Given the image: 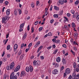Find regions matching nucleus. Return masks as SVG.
I'll use <instances>...</instances> for the list:
<instances>
[{
    "label": "nucleus",
    "mask_w": 79,
    "mask_h": 79,
    "mask_svg": "<svg viewBox=\"0 0 79 79\" xmlns=\"http://www.w3.org/2000/svg\"><path fill=\"white\" fill-rule=\"evenodd\" d=\"M10 77V79H17V78H18V77H17V76L16 75L14 76V72H13L11 73Z\"/></svg>",
    "instance_id": "1"
},
{
    "label": "nucleus",
    "mask_w": 79,
    "mask_h": 79,
    "mask_svg": "<svg viewBox=\"0 0 79 79\" xmlns=\"http://www.w3.org/2000/svg\"><path fill=\"white\" fill-rule=\"evenodd\" d=\"M67 0H59V3L61 5H63L64 4V3H67Z\"/></svg>",
    "instance_id": "2"
},
{
    "label": "nucleus",
    "mask_w": 79,
    "mask_h": 79,
    "mask_svg": "<svg viewBox=\"0 0 79 79\" xmlns=\"http://www.w3.org/2000/svg\"><path fill=\"white\" fill-rule=\"evenodd\" d=\"M52 73L53 74H58V70L57 69H54L52 71Z\"/></svg>",
    "instance_id": "3"
},
{
    "label": "nucleus",
    "mask_w": 79,
    "mask_h": 79,
    "mask_svg": "<svg viewBox=\"0 0 79 79\" xmlns=\"http://www.w3.org/2000/svg\"><path fill=\"white\" fill-rule=\"evenodd\" d=\"M71 72V70L69 68H67L65 70V73L66 74H69Z\"/></svg>",
    "instance_id": "4"
},
{
    "label": "nucleus",
    "mask_w": 79,
    "mask_h": 79,
    "mask_svg": "<svg viewBox=\"0 0 79 79\" xmlns=\"http://www.w3.org/2000/svg\"><path fill=\"white\" fill-rule=\"evenodd\" d=\"M21 67L20 65H18L15 69L14 70V72H17V71H19Z\"/></svg>",
    "instance_id": "5"
},
{
    "label": "nucleus",
    "mask_w": 79,
    "mask_h": 79,
    "mask_svg": "<svg viewBox=\"0 0 79 79\" xmlns=\"http://www.w3.org/2000/svg\"><path fill=\"white\" fill-rule=\"evenodd\" d=\"M25 75H26V74H25V72L24 71H22L20 74V77H22L23 76H25Z\"/></svg>",
    "instance_id": "6"
},
{
    "label": "nucleus",
    "mask_w": 79,
    "mask_h": 79,
    "mask_svg": "<svg viewBox=\"0 0 79 79\" xmlns=\"http://www.w3.org/2000/svg\"><path fill=\"white\" fill-rule=\"evenodd\" d=\"M14 52H16V50H17V49L18 48V45L17 44H15L14 45Z\"/></svg>",
    "instance_id": "7"
},
{
    "label": "nucleus",
    "mask_w": 79,
    "mask_h": 79,
    "mask_svg": "<svg viewBox=\"0 0 79 79\" xmlns=\"http://www.w3.org/2000/svg\"><path fill=\"white\" fill-rule=\"evenodd\" d=\"M74 37L75 39H77V33L75 32L74 33Z\"/></svg>",
    "instance_id": "8"
},
{
    "label": "nucleus",
    "mask_w": 79,
    "mask_h": 79,
    "mask_svg": "<svg viewBox=\"0 0 79 79\" xmlns=\"http://www.w3.org/2000/svg\"><path fill=\"white\" fill-rule=\"evenodd\" d=\"M61 60V59L60 57H58L57 58H56V61L58 63H59Z\"/></svg>",
    "instance_id": "9"
},
{
    "label": "nucleus",
    "mask_w": 79,
    "mask_h": 79,
    "mask_svg": "<svg viewBox=\"0 0 79 79\" xmlns=\"http://www.w3.org/2000/svg\"><path fill=\"white\" fill-rule=\"evenodd\" d=\"M26 70L27 72H29L30 71V68L28 66H27L26 68Z\"/></svg>",
    "instance_id": "10"
},
{
    "label": "nucleus",
    "mask_w": 79,
    "mask_h": 79,
    "mask_svg": "<svg viewBox=\"0 0 79 79\" xmlns=\"http://www.w3.org/2000/svg\"><path fill=\"white\" fill-rule=\"evenodd\" d=\"M76 79V77H72L71 75H70L68 78V79Z\"/></svg>",
    "instance_id": "11"
},
{
    "label": "nucleus",
    "mask_w": 79,
    "mask_h": 79,
    "mask_svg": "<svg viewBox=\"0 0 79 79\" xmlns=\"http://www.w3.org/2000/svg\"><path fill=\"white\" fill-rule=\"evenodd\" d=\"M27 35V34L26 33V32H25L24 36H23L22 39L24 40L26 38V36Z\"/></svg>",
    "instance_id": "12"
},
{
    "label": "nucleus",
    "mask_w": 79,
    "mask_h": 79,
    "mask_svg": "<svg viewBox=\"0 0 79 79\" xmlns=\"http://www.w3.org/2000/svg\"><path fill=\"white\" fill-rule=\"evenodd\" d=\"M2 23H5V21H6V19H5V17H2Z\"/></svg>",
    "instance_id": "13"
},
{
    "label": "nucleus",
    "mask_w": 79,
    "mask_h": 79,
    "mask_svg": "<svg viewBox=\"0 0 79 79\" xmlns=\"http://www.w3.org/2000/svg\"><path fill=\"white\" fill-rule=\"evenodd\" d=\"M10 10H7L6 12V14L7 15H10Z\"/></svg>",
    "instance_id": "14"
},
{
    "label": "nucleus",
    "mask_w": 79,
    "mask_h": 79,
    "mask_svg": "<svg viewBox=\"0 0 79 79\" xmlns=\"http://www.w3.org/2000/svg\"><path fill=\"white\" fill-rule=\"evenodd\" d=\"M54 8L55 10H57V11H58V10H59V7L56 6H54Z\"/></svg>",
    "instance_id": "15"
},
{
    "label": "nucleus",
    "mask_w": 79,
    "mask_h": 79,
    "mask_svg": "<svg viewBox=\"0 0 79 79\" xmlns=\"http://www.w3.org/2000/svg\"><path fill=\"white\" fill-rule=\"evenodd\" d=\"M14 14L15 16H16L18 15V11L16 10H15L14 11Z\"/></svg>",
    "instance_id": "16"
},
{
    "label": "nucleus",
    "mask_w": 79,
    "mask_h": 79,
    "mask_svg": "<svg viewBox=\"0 0 79 79\" xmlns=\"http://www.w3.org/2000/svg\"><path fill=\"white\" fill-rule=\"evenodd\" d=\"M30 72H32V71H33V68H32V67L31 65L30 66Z\"/></svg>",
    "instance_id": "17"
},
{
    "label": "nucleus",
    "mask_w": 79,
    "mask_h": 79,
    "mask_svg": "<svg viewBox=\"0 0 79 79\" xmlns=\"http://www.w3.org/2000/svg\"><path fill=\"white\" fill-rule=\"evenodd\" d=\"M24 23H22V24H21L20 26V27H21L22 28H23V27H24Z\"/></svg>",
    "instance_id": "18"
},
{
    "label": "nucleus",
    "mask_w": 79,
    "mask_h": 79,
    "mask_svg": "<svg viewBox=\"0 0 79 79\" xmlns=\"http://www.w3.org/2000/svg\"><path fill=\"white\" fill-rule=\"evenodd\" d=\"M24 23H22V24H21L20 26V27H21L22 28H23V27H24Z\"/></svg>",
    "instance_id": "19"
},
{
    "label": "nucleus",
    "mask_w": 79,
    "mask_h": 79,
    "mask_svg": "<svg viewBox=\"0 0 79 79\" xmlns=\"http://www.w3.org/2000/svg\"><path fill=\"white\" fill-rule=\"evenodd\" d=\"M53 16L54 18H57L58 17V14H54L53 15Z\"/></svg>",
    "instance_id": "20"
},
{
    "label": "nucleus",
    "mask_w": 79,
    "mask_h": 79,
    "mask_svg": "<svg viewBox=\"0 0 79 79\" xmlns=\"http://www.w3.org/2000/svg\"><path fill=\"white\" fill-rule=\"evenodd\" d=\"M35 6V4L33 2H32L31 3V6L32 8H34V6Z\"/></svg>",
    "instance_id": "21"
},
{
    "label": "nucleus",
    "mask_w": 79,
    "mask_h": 79,
    "mask_svg": "<svg viewBox=\"0 0 79 79\" xmlns=\"http://www.w3.org/2000/svg\"><path fill=\"white\" fill-rule=\"evenodd\" d=\"M63 63L64 64H66V60H65V59H63Z\"/></svg>",
    "instance_id": "22"
},
{
    "label": "nucleus",
    "mask_w": 79,
    "mask_h": 79,
    "mask_svg": "<svg viewBox=\"0 0 79 79\" xmlns=\"http://www.w3.org/2000/svg\"><path fill=\"white\" fill-rule=\"evenodd\" d=\"M33 65L34 66H36V60H34L33 62Z\"/></svg>",
    "instance_id": "23"
},
{
    "label": "nucleus",
    "mask_w": 79,
    "mask_h": 79,
    "mask_svg": "<svg viewBox=\"0 0 79 79\" xmlns=\"http://www.w3.org/2000/svg\"><path fill=\"white\" fill-rule=\"evenodd\" d=\"M73 68H76V63L74 62L73 64Z\"/></svg>",
    "instance_id": "24"
},
{
    "label": "nucleus",
    "mask_w": 79,
    "mask_h": 79,
    "mask_svg": "<svg viewBox=\"0 0 79 79\" xmlns=\"http://www.w3.org/2000/svg\"><path fill=\"white\" fill-rule=\"evenodd\" d=\"M64 28L66 29V30L68 31H69V29H68V27L66 25L65 26Z\"/></svg>",
    "instance_id": "25"
},
{
    "label": "nucleus",
    "mask_w": 79,
    "mask_h": 79,
    "mask_svg": "<svg viewBox=\"0 0 79 79\" xmlns=\"http://www.w3.org/2000/svg\"><path fill=\"white\" fill-rule=\"evenodd\" d=\"M13 65H10V70H12L13 69Z\"/></svg>",
    "instance_id": "26"
},
{
    "label": "nucleus",
    "mask_w": 79,
    "mask_h": 79,
    "mask_svg": "<svg viewBox=\"0 0 79 79\" xmlns=\"http://www.w3.org/2000/svg\"><path fill=\"white\" fill-rule=\"evenodd\" d=\"M72 77H76V73L73 72L72 74Z\"/></svg>",
    "instance_id": "27"
},
{
    "label": "nucleus",
    "mask_w": 79,
    "mask_h": 79,
    "mask_svg": "<svg viewBox=\"0 0 79 79\" xmlns=\"http://www.w3.org/2000/svg\"><path fill=\"white\" fill-rule=\"evenodd\" d=\"M72 77H76V73L73 72L72 74Z\"/></svg>",
    "instance_id": "28"
},
{
    "label": "nucleus",
    "mask_w": 79,
    "mask_h": 79,
    "mask_svg": "<svg viewBox=\"0 0 79 79\" xmlns=\"http://www.w3.org/2000/svg\"><path fill=\"white\" fill-rule=\"evenodd\" d=\"M79 3V1L78 0H77L75 2V5H78Z\"/></svg>",
    "instance_id": "29"
},
{
    "label": "nucleus",
    "mask_w": 79,
    "mask_h": 79,
    "mask_svg": "<svg viewBox=\"0 0 79 79\" xmlns=\"http://www.w3.org/2000/svg\"><path fill=\"white\" fill-rule=\"evenodd\" d=\"M18 11L19 12V15H21V13L22 12V11H21V10H20V9H18Z\"/></svg>",
    "instance_id": "30"
},
{
    "label": "nucleus",
    "mask_w": 79,
    "mask_h": 79,
    "mask_svg": "<svg viewBox=\"0 0 79 79\" xmlns=\"http://www.w3.org/2000/svg\"><path fill=\"white\" fill-rule=\"evenodd\" d=\"M10 45H8L7 47V50H10Z\"/></svg>",
    "instance_id": "31"
},
{
    "label": "nucleus",
    "mask_w": 79,
    "mask_h": 79,
    "mask_svg": "<svg viewBox=\"0 0 79 79\" xmlns=\"http://www.w3.org/2000/svg\"><path fill=\"white\" fill-rule=\"evenodd\" d=\"M71 12L72 14L74 15V13H75V11L74 10H71Z\"/></svg>",
    "instance_id": "32"
},
{
    "label": "nucleus",
    "mask_w": 79,
    "mask_h": 79,
    "mask_svg": "<svg viewBox=\"0 0 79 79\" xmlns=\"http://www.w3.org/2000/svg\"><path fill=\"white\" fill-rule=\"evenodd\" d=\"M40 5V3H39V2L38 1L36 2V6H39Z\"/></svg>",
    "instance_id": "33"
},
{
    "label": "nucleus",
    "mask_w": 79,
    "mask_h": 79,
    "mask_svg": "<svg viewBox=\"0 0 79 79\" xmlns=\"http://www.w3.org/2000/svg\"><path fill=\"white\" fill-rule=\"evenodd\" d=\"M22 53V50H20V51H19V53H18V55H21Z\"/></svg>",
    "instance_id": "34"
},
{
    "label": "nucleus",
    "mask_w": 79,
    "mask_h": 79,
    "mask_svg": "<svg viewBox=\"0 0 79 79\" xmlns=\"http://www.w3.org/2000/svg\"><path fill=\"white\" fill-rule=\"evenodd\" d=\"M32 43H31L29 44L28 47H29L30 48L31 47V46H32Z\"/></svg>",
    "instance_id": "35"
},
{
    "label": "nucleus",
    "mask_w": 79,
    "mask_h": 79,
    "mask_svg": "<svg viewBox=\"0 0 79 79\" xmlns=\"http://www.w3.org/2000/svg\"><path fill=\"white\" fill-rule=\"evenodd\" d=\"M43 29V27H41L39 29V31H42V30Z\"/></svg>",
    "instance_id": "36"
},
{
    "label": "nucleus",
    "mask_w": 79,
    "mask_h": 79,
    "mask_svg": "<svg viewBox=\"0 0 79 79\" xmlns=\"http://www.w3.org/2000/svg\"><path fill=\"white\" fill-rule=\"evenodd\" d=\"M24 43L22 44L21 46V49H23V47L24 46Z\"/></svg>",
    "instance_id": "37"
},
{
    "label": "nucleus",
    "mask_w": 79,
    "mask_h": 79,
    "mask_svg": "<svg viewBox=\"0 0 79 79\" xmlns=\"http://www.w3.org/2000/svg\"><path fill=\"white\" fill-rule=\"evenodd\" d=\"M72 27H76V26L75 25V23H72Z\"/></svg>",
    "instance_id": "38"
},
{
    "label": "nucleus",
    "mask_w": 79,
    "mask_h": 79,
    "mask_svg": "<svg viewBox=\"0 0 79 79\" xmlns=\"http://www.w3.org/2000/svg\"><path fill=\"white\" fill-rule=\"evenodd\" d=\"M30 50V47H29L28 48L26 49L25 50L26 52H27L29 50Z\"/></svg>",
    "instance_id": "39"
},
{
    "label": "nucleus",
    "mask_w": 79,
    "mask_h": 79,
    "mask_svg": "<svg viewBox=\"0 0 79 79\" xmlns=\"http://www.w3.org/2000/svg\"><path fill=\"white\" fill-rule=\"evenodd\" d=\"M76 18L77 21H79V15L77 16Z\"/></svg>",
    "instance_id": "40"
},
{
    "label": "nucleus",
    "mask_w": 79,
    "mask_h": 79,
    "mask_svg": "<svg viewBox=\"0 0 79 79\" xmlns=\"http://www.w3.org/2000/svg\"><path fill=\"white\" fill-rule=\"evenodd\" d=\"M55 42L56 44H59V42H60V40H57L55 41Z\"/></svg>",
    "instance_id": "41"
},
{
    "label": "nucleus",
    "mask_w": 79,
    "mask_h": 79,
    "mask_svg": "<svg viewBox=\"0 0 79 79\" xmlns=\"http://www.w3.org/2000/svg\"><path fill=\"white\" fill-rule=\"evenodd\" d=\"M20 29L19 30V32H21L22 31H23V29H22V27H20Z\"/></svg>",
    "instance_id": "42"
},
{
    "label": "nucleus",
    "mask_w": 79,
    "mask_h": 79,
    "mask_svg": "<svg viewBox=\"0 0 79 79\" xmlns=\"http://www.w3.org/2000/svg\"><path fill=\"white\" fill-rule=\"evenodd\" d=\"M53 21H54V20L53 19H52L50 20V23H51V24H52V23H53Z\"/></svg>",
    "instance_id": "43"
},
{
    "label": "nucleus",
    "mask_w": 79,
    "mask_h": 79,
    "mask_svg": "<svg viewBox=\"0 0 79 79\" xmlns=\"http://www.w3.org/2000/svg\"><path fill=\"white\" fill-rule=\"evenodd\" d=\"M52 35V33L51 32H49L48 34V36H51Z\"/></svg>",
    "instance_id": "44"
},
{
    "label": "nucleus",
    "mask_w": 79,
    "mask_h": 79,
    "mask_svg": "<svg viewBox=\"0 0 79 79\" xmlns=\"http://www.w3.org/2000/svg\"><path fill=\"white\" fill-rule=\"evenodd\" d=\"M9 3V2L8 1H6L5 2V4L6 5H8V4Z\"/></svg>",
    "instance_id": "45"
},
{
    "label": "nucleus",
    "mask_w": 79,
    "mask_h": 79,
    "mask_svg": "<svg viewBox=\"0 0 79 79\" xmlns=\"http://www.w3.org/2000/svg\"><path fill=\"white\" fill-rule=\"evenodd\" d=\"M40 58L41 59V60H44V56H41L40 57Z\"/></svg>",
    "instance_id": "46"
},
{
    "label": "nucleus",
    "mask_w": 79,
    "mask_h": 79,
    "mask_svg": "<svg viewBox=\"0 0 79 79\" xmlns=\"http://www.w3.org/2000/svg\"><path fill=\"white\" fill-rule=\"evenodd\" d=\"M66 76H67L66 73H64V77H66Z\"/></svg>",
    "instance_id": "47"
},
{
    "label": "nucleus",
    "mask_w": 79,
    "mask_h": 79,
    "mask_svg": "<svg viewBox=\"0 0 79 79\" xmlns=\"http://www.w3.org/2000/svg\"><path fill=\"white\" fill-rule=\"evenodd\" d=\"M6 68H7V70H9L10 69V66H8Z\"/></svg>",
    "instance_id": "48"
},
{
    "label": "nucleus",
    "mask_w": 79,
    "mask_h": 79,
    "mask_svg": "<svg viewBox=\"0 0 79 79\" xmlns=\"http://www.w3.org/2000/svg\"><path fill=\"white\" fill-rule=\"evenodd\" d=\"M43 48V46H40L39 47V48H38L40 50Z\"/></svg>",
    "instance_id": "49"
},
{
    "label": "nucleus",
    "mask_w": 79,
    "mask_h": 79,
    "mask_svg": "<svg viewBox=\"0 0 79 79\" xmlns=\"http://www.w3.org/2000/svg\"><path fill=\"white\" fill-rule=\"evenodd\" d=\"M24 54H23V55H22L20 57V59H21V60H22V59H23V58H24Z\"/></svg>",
    "instance_id": "50"
},
{
    "label": "nucleus",
    "mask_w": 79,
    "mask_h": 79,
    "mask_svg": "<svg viewBox=\"0 0 79 79\" xmlns=\"http://www.w3.org/2000/svg\"><path fill=\"white\" fill-rule=\"evenodd\" d=\"M62 46L64 48H66V45L65 44L62 45Z\"/></svg>",
    "instance_id": "51"
},
{
    "label": "nucleus",
    "mask_w": 79,
    "mask_h": 79,
    "mask_svg": "<svg viewBox=\"0 0 79 79\" xmlns=\"http://www.w3.org/2000/svg\"><path fill=\"white\" fill-rule=\"evenodd\" d=\"M5 51H4L2 55V57H3V56L4 55H5Z\"/></svg>",
    "instance_id": "52"
},
{
    "label": "nucleus",
    "mask_w": 79,
    "mask_h": 79,
    "mask_svg": "<svg viewBox=\"0 0 79 79\" xmlns=\"http://www.w3.org/2000/svg\"><path fill=\"white\" fill-rule=\"evenodd\" d=\"M20 75V73L19 72H18L16 73V75L18 76V77H19V75Z\"/></svg>",
    "instance_id": "53"
},
{
    "label": "nucleus",
    "mask_w": 79,
    "mask_h": 79,
    "mask_svg": "<svg viewBox=\"0 0 79 79\" xmlns=\"http://www.w3.org/2000/svg\"><path fill=\"white\" fill-rule=\"evenodd\" d=\"M64 69V66H62L60 69V70L61 71H62V70H63Z\"/></svg>",
    "instance_id": "54"
},
{
    "label": "nucleus",
    "mask_w": 79,
    "mask_h": 79,
    "mask_svg": "<svg viewBox=\"0 0 79 79\" xmlns=\"http://www.w3.org/2000/svg\"><path fill=\"white\" fill-rule=\"evenodd\" d=\"M34 32V27H32L31 28V33H32Z\"/></svg>",
    "instance_id": "55"
},
{
    "label": "nucleus",
    "mask_w": 79,
    "mask_h": 79,
    "mask_svg": "<svg viewBox=\"0 0 79 79\" xmlns=\"http://www.w3.org/2000/svg\"><path fill=\"white\" fill-rule=\"evenodd\" d=\"M29 29H30V28L29 27V25L27 27V31H29Z\"/></svg>",
    "instance_id": "56"
},
{
    "label": "nucleus",
    "mask_w": 79,
    "mask_h": 79,
    "mask_svg": "<svg viewBox=\"0 0 79 79\" xmlns=\"http://www.w3.org/2000/svg\"><path fill=\"white\" fill-rule=\"evenodd\" d=\"M67 16L69 17L71 16V14L69 13H68L67 14Z\"/></svg>",
    "instance_id": "57"
},
{
    "label": "nucleus",
    "mask_w": 79,
    "mask_h": 79,
    "mask_svg": "<svg viewBox=\"0 0 79 79\" xmlns=\"http://www.w3.org/2000/svg\"><path fill=\"white\" fill-rule=\"evenodd\" d=\"M40 44V41H38L37 43H36V44L38 45V46Z\"/></svg>",
    "instance_id": "58"
},
{
    "label": "nucleus",
    "mask_w": 79,
    "mask_h": 79,
    "mask_svg": "<svg viewBox=\"0 0 79 79\" xmlns=\"http://www.w3.org/2000/svg\"><path fill=\"white\" fill-rule=\"evenodd\" d=\"M56 47V46H55V44H54L52 45L53 48H55Z\"/></svg>",
    "instance_id": "59"
},
{
    "label": "nucleus",
    "mask_w": 79,
    "mask_h": 79,
    "mask_svg": "<svg viewBox=\"0 0 79 79\" xmlns=\"http://www.w3.org/2000/svg\"><path fill=\"white\" fill-rule=\"evenodd\" d=\"M15 64V62H13L10 65H12V66H14V64Z\"/></svg>",
    "instance_id": "60"
},
{
    "label": "nucleus",
    "mask_w": 79,
    "mask_h": 79,
    "mask_svg": "<svg viewBox=\"0 0 79 79\" xmlns=\"http://www.w3.org/2000/svg\"><path fill=\"white\" fill-rule=\"evenodd\" d=\"M38 21H36L35 23V25H37L38 23Z\"/></svg>",
    "instance_id": "61"
},
{
    "label": "nucleus",
    "mask_w": 79,
    "mask_h": 79,
    "mask_svg": "<svg viewBox=\"0 0 79 79\" xmlns=\"http://www.w3.org/2000/svg\"><path fill=\"white\" fill-rule=\"evenodd\" d=\"M58 66H59L58 65V64H57V63H56L55 64V67H58Z\"/></svg>",
    "instance_id": "62"
},
{
    "label": "nucleus",
    "mask_w": 79,
    "mask_h": 79,
    "mask_svg": "<svg viewBox=\"0 0 79 79\" xmlns=\"http://www.w3.org/2000/svg\"><path fill=\"white\" fill-rule=\"evenodd\" d=\"M39 46V45H38L37 44H36L34 46L35 48H37Z\"/></svg>",
    "instance_id": "63"
},
{
    "label": "nucleus",
    "mask_w": 79,
    "mask_h": 79,
    "mask_svg": "<svg viewBox=\"0 0 79 79\" xmlns=\"http://www.w3.org/2000/svg\"><path fill=\"white\" fill-rule=\"evenodd\" d=\"M52 48V46H50L49 47H48L47 48V49H48V50H49V49H50V48Z\"/></svg>",
    "instance_id": "64"
}]
</instances>
